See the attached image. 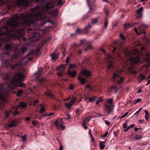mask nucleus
<instances>
[{"label": "nucleus", "mask_w": 150, "mask_h": 150, "mask_svg": "<svg viewBox=\"0 0 150 150\" xmlns=\"http://www.w3.org/2000/svg\"><path fill=\"white\" fill-rule=\"evenodd\" d=\"M33 1L40 2L41 5L31 8L29 13L13 15L7 21V25L14 27L28 25L36 21L46 19L47 18L46 13H49L52 17H56L58 10L57 8L53 9V8L55 6L60 7L64 4L62 0H15L13 2L12 5L8 4V6L10 8L12 5L28 6Z\"/></svg>", "instance_id": "f257e3e1"}, {"label": "nucleus", "mask_w": 150, "mask_h": 150, "mask_svg": "<svg viewBox=\"0 0 150 150\" xmlns=\"http://www.w3.org/2000/svg\"><path fill=\"white\" fill-rule=\"evenodd\" d=\"M14 30L13 29H12L9 31L6 28L4 27L0 28V42L1 41V43L3 42L5 45L4 52L0 54V59L1 60L2 64L6 68H9L12 69L19 68L23 66L28 63V60L31 59L30 58L27 59L21 58L17 63L12 64L10 63L8 60L2 61L3 58L8 57L10 55V54L6 50H15L11 59H16L20 56V52L18 49L17 48V47H15L14 45L11 44V41L12 39H19L21 38L23 35V30H18L16 33H13L12 32Z\"/></svg>", "instance_id": "f03ea898"}, {"label": "nucleus", "mask_w": 150, "mask_h": 150, "mask_svg": "<svg viewBox=\"0 0 150 150\" xmlns=\"http://www.w3.org/2000/svg\"><path fill=\"white\" fill-rule=\"evenodd\" d=\"M25 73L24 70L22 69L19 72L15 74L12 79L9 82V84L4 83L0 84V99L3 103H6L7 101L6 97L7 95L6 89L10 88L12 89L14 88V86L17 85L19 81H21L25 77L24 75Z\"/></svg>", "instance_id": "7ed1b4c3"}, {"label": "nucleus", "mask_w": 150, "mask_h": 150, "mask_svg": "<svg viewBox=\"0 0 150 150\" xmlns=\"http://www.w3.org/2000/svg\"><path fill=\"white\" fill-rule=\"evenodd\" d=\"M26 106V104L24 102H21L16 107L13 106L12 107V109H15L16 112H14L13 111L10 110L9 112H7L5 113V115L6 117L8 115L9 113H13L14 115H17L19 114V112L17 110L21 108H25Z\"/></svg>", "instance_id": "20e7f679"}, {"label": "nucleus", "mask_w": 150, "mask_h": 150, "mask_svg": "<svg viewBox=\"0 0 150 150\" xmlns=\"http://www.w3.org/2000/svg\"><path fill=\"white\" fill-rule=\"evenodd\" d=\"M112 103V99H110L107 101L105 105L104 111L106 112L108 114H110L112 110V108L113 105Z\"/></svg>", "instance_id": "39448f33"}, {"label": "nucleus", "mask_w": 150, "mask_h": 150, "mask_svg": "<svg viewBox=\"0 0 150 150\" xmlns=\"http://www.w3.org/2000/svg\"><path fill=\"white\" fill-rule=\"evenodd\" d=\"M106 60L107 61V67L109 69L114 67V64L112 62L113 58L110 55L108 54L106 55Z\"/></svg>", "instance_id": "423d86ee"}, {"label": "nucleus", "mask_w": 150, "mask_h": 150, "mask_svg": "<svg viewBox=\"0 0 150 150\" xmlns=\"http://www.w3.org/2000/svg\"><path fill=\"white\" fill-rule=\"evenodd\" d=\"M62 118H61L59 121L58 119H57L54 122L57 128L62 130H64L65 128V127L63 125L64 123L62 122Z\"/></svg>", "instance_id": "0eeeda50"}, {"label": "nucleus", "mask_w": 150, "mask_h": 150, "mask_svg": "<svg viewBox=\"0 0 150 150\" xmlns=\"http://www.w3.org/2000/svg\"><path fill=\"white\" fill-rule=\"evenodd\" d=\"M42 35V34H40L38 32L34 33L31 37V39L33 41H36L40 39Z\"/></svg>", "instance_id": "6e6552de"}, {"label": "nucleus", "mask_w": 150, "mask_h": 150, "mask_svg": "<svg viewBox=\"0 0 150 150\" xmlns=\"http://www.w3.org/2000/svg\"><path fill=\"white\" fill-rule=\"evenodd\" d=\"M146 57L145 59V60L146 62H147L148 65L146 64L143 66V67H145L146 69H148L150 65V54L149 53H146Z\"/></svg>", "instance_id": "1a4fd4ad"}, {"label": "nucleus", "mask_w": 150, "mask_h": 150, "mask_svg": "<svg viewBox=\"0 0 150 150\" xmlns=\"http://www.w3.org/2000/svg\"><path fill=\"white\" fill-rule=\"evenodd\" d=\"M81 74L86 77H89L91 75V72L87 70L84 69L82 71Z\"/></svg>", "instance_id": "9d476101"}, {"label": "nucleus", "mask_w": 150, "mask_h": 150, "mask_svg": "<svg viewBox=\"0 0 150 150\" xmlns=\"http://www.w3.org/2000/svg\"><path fill=\"white\" fill-rule=\"evenodd\" d=\"M140 59V58L138 56L136 57L130 58V61L132 64H136L138 63Z\"/></svg>", "instance_id": "9b49d317"}, {"label": "nucleus", "mask_w": 150, "mask_h": 150, "mask_svg": "<svg viewBox=\"0 0 150 150\" xmlns=\"http://www.w3.org/2000/svg\"><path fill=\"white\" fill-rule=\"evenodd\" d=\"M85 100L86 101L88 100L87 102H92L94 101L96 99V98L95 96L89 98L88 96L85 95Z\"/></svg>", "instance_id": "f8f14e48"}, {"label": "nucleus", "mask_w": 150, "mask_h": 150, "mask_svg": "<svg viewBox=\"0 0 150 150\" xmlns=\"http://www.w3.org/2000/svg\"><path fill=\"white\" fill-rule=\"evenodd\" d=\"M144 79H146V76L142 74H140L138 76L137 80L139 83H140Z\"/></svg>", "instance_id": "ddd939ff"}, {"label": "nucleus", "mask_w": 150, "mask_h": 150, "mask_svg": "<svg viewBox=\"0 0 150 150\" xmlns=\"http://www.w3.org/2000/svg\"><path fill=\"white\" fill-rule=\"evenodd\" d=\"M122 71L120 70V71L117 70L116 71V73H113V76L112 77V79H114L115 77L119 76L122 72Z\"/></svg>", "instance_id": "4468645a"}, {"label": "nucleus", "mask_w": 150, "mask_h": 150, "mask_svg": "<svg viewBox=\"0 0 150 150\" xmlns=\"http://www.w3.org/2000/svg\"><path fill=\"white\" fill-rule=\"evenodd\" d=\"M66 68V66L64 65H62L59 67H58L56 69L57 70L59 71H60L62 72Z\"/></svg>", "instance_id": "2eb2a0df"}, {"label": "nucleus", "mask_w": 150, "mask_h": 150, "mask_svg": "<svg viewBox=\"0 0 150 150\" xmlns=\"http://www.w3.org/2000/svg\"><path fill=\"white\" fill-rule=\"evenodd\" d=\"M76 73V72L75 71H71L70 70H68L69 74L72 77L75 76Z\"/></svg>", "instance_id": "dca6fc26"}, {"label": "nucleus", "mask_w": 150, "mask_h": 150, "mask_svg": "<svg viewBox=\"0 0 150 150\" xmlns=\"http://www.w3.org/2000/svg\"><path fill=\"white\" fill-rule=\"evenodd\" d=\"M45 95L49 97H53V95L51 93V91L50 90L47 89V91L45 92Z\"/></svg>", "instance_id": "f3484780"}, {"label": "nucleus", "mask_w": 150, "mask_h": 150, "mask_svg": "<svg viewBox=\"0 0 150 150\" xmlns=\"http://www.w3.org/2000/svg\"><path fill=\"white\" fill-rule=\"evenodd\" d=\"M50 57L52 59L54 60H56L58 57V56L57 54H50Z\"/></svg>", "instance_id": "a211bd4d"}, {"label": "nucleus", "mask_w": 150, "mask_h": 150, "mask_svg": "<svg viewBox=\"0 0 150 150\" xmlns=\"http://www.w3.org/2000/svg\"><path fill=\"white\" fill-rule=\"evenodd\" d=\"M106 142V141L100 142V147L101 149H103L105 146V144Z\"/></svg>", "instance_id": "6ab92c4d"}, {"label": "nucleus", "mask_w": 150, "mask_h": 150, "mask_svg": "<svg viewBox=\"0 0 150 150\" xmlns=\"http://www.w3.org/2000/svg\"><path fill=\"white\" fill-rule=\"evenodd\" d=\"M86 1L87 4L90 8V10L88 12L90 13L92 10V3L91 1L89 0H87Z\"/></svg>", "instance_id": "aec40b11"}, {"label": "nucleus", "mask_w": 150, "mask_h": 150, "mask_svg": "<svg viewBox=\"0 0 150 150\" xmlns=\"http://www.w3.org/2000/svg\"><path fill=\"white\" fill-rule=\"evenodd\" d=\"M134 30L135 31L136 33L138 35H139V34H142V33H144V34L145 33V31H141V28H138V30H139V33L138 32V30L137 29V28H134Z\"/></svg>", "instance_id": "412c9836"}, {"label": "nucleus", "mask_w": 150, "mask_h": 150, "mask_svg": "<svg viewBox=\"0 0 150 150\" xmlns=\"http://www.w3.org/2000/svg\"><path fill=\"white\" fill-rule=\"evenodd\" d=\"M78 79L79 80L82 84H84L86 82V80L85 79L82 77L81 76H79L78 78Z\"/></svg>", "instance_id": "4be33fe9"}, {"label": "nucleus", "mask_w": 150, "mask_h": 150, "mask_svg": "<svg viewBox=\"0 0 150 150\" xmlns=\"http://www.w3.org/2000/svg\"><path fill=\"white\" fill-rule=\"evenodd\" d=\"M145 113V118L146 120H148L149 118V114L148 111L146 110H145L144 111Z\"/></svg>", "instance_id": "5701e85b"}, {"label": "nucleus", "mask_w": 150, "mask_h": 150, "mask_svg": "<svg viewBox=\"0 0 150 150\" xmlns=\"http://www.w3.org/2000/svg\"><path fill=\"white\" fill-rule=\"evenodd\" d=\"M77 99V97L73 96L72 98V99L69 103L72 105L73 104L75 103Z\"/></svg>", "instance_id": "b1692460"}, {"label": "nucleus", "mask_w": 150, "mask_h": 150, "mask_svg": "<svg viewBox=\"0 0 150 150\" xmlns=\"http://www.w3.org/2000/svg\"><path fill=\"white\" fill-rule=\"evenodd\" d=\"M129 72L132 74H135L137 73V72L136 71H133L132 68L130 67L128 69Z\"/></svg>", "instance_id": "393cba45"}, {"label": "nucleus", "mask_w": 150, "mask_h": 150, "mask_svg": "<svg viewBox=\"0 0 150 150\" xmlns=\"http://www.w3.org/2000/svg\"><path fill=\"white\" fill-rule=\"evenodd\" d=\"M8 0H0V6L4 5Z\"/></svg>", "instance_id": "a878e982"}, {"label": "nucleus", "mask_w": 150, "mask_h": 150, "mask_svg": "<svg viewBox=\"0 0 150 150\" xmlns=\"http://www.w3.org/2000/svg\"><path fill=\"white\" fill-rule=\"evenodd\" d=\"M142 137V136L140 134L136 135L135 136L134 140H137L141 139Z\"/></svg>", "instance_id": "bb28decb"}, {"label": "nucleus", "mask_w": 150, "mask_h": 150, "mask_svg": "<svg viewBox=\"0 0 150 150\" xmlns=\"http://www.w3.org/2000/svg\"><path fill=\"white\" fill-rule=\"evenodd\" d=\"M98 18H96L94 19H92L91 20L92 23L93 24H96L98 23Z\"/></svg>", "instance_id": "cd10ccee"}, {"label": "nucleus", "mask_w": 150, "mask_h": 150, "mask_svg": "<svg viewBox=\"0 0 150 150\" xmlns=\"http://www.w3.org/2000/svg\"><path fill=\"white\" fill-rule=\"evenodd\" d=\"M91 26L90 25H88L84 29V33H87L88 32V29L91 28Z\"/></svg>", "instance_id": "c85d7f7f"}, {"label": "nucleus", "mask_w": 150, "mask_h": 150, "mask_svg": "<svg viewBox=\"0 0 150 150\" xmlns=\"http://www.w3.org/2000/svg\"><path fill=\"white\" fill-rule=\"evenodd\" d=\"M76 68V65L71 64L70 65L68 69V70H70V69H74Z\"/></svg>", "instance_id": "c756f323"}, {"label": "nucleus", "mask_w": 150, "mask_h": 150, "mask_svg": "<svg viewBox=\"0 0 150 150\" xmlns=\"http://www.w3.org/2000/svg\"><path fill=\"white\" fill-rule=\"evenodd\" d=\"M124 78L122 77H120V80L118 81V83L119 84L121 85L122 84L123 82V79Z\"/></svg>", "instance_id": "7c9ffc66"}, {"label": "nucleus", "mask_w": 150, "mask_h": 150, "mask_svg": "<svg viewBox=\"0 0 150 150\" xmlns=\"http://www.w3.org/2000/svg\"><path fill=\"white\" fill-rule=\"evenodd\" d=\"M120 39L123 41H124L125 40V37L122 34H120Z\"/></svg>", "instance_id": "2f4dec72"}, {"label": "nucleus", "mask_w": 150, "mask_h": 150, "mask_svg": "<svg viewBox=\"0 0 150 150\" xmlns=\"http://www.w3.org/2000/svg\"><path fill=\"white\" fill-rule=\"evenodd\" d=\"M26 50V49L25 47H21V53L22 54L24 53Z\"/></svg>", "instance_id": "473e14b6"}, {"label": "nucleus", "mask_w": 150, "mask_h": 150, "mask_svg": "<svg viewBox=\"0 0 150 150\" xmlns=\"http://www.w3.org/2000/svg\"><path fill=\"white\" fill-rule=\"evenodd\" d=\"M45 111V109L44 107H42L40 109V112L42 113Z\"/></svg>", "instance_id": "72a5a7b5"}, {"label": "nucleus", "mask_w": 150, "mask_h": 150, "mask_svg": "<svg viewBox=\"0 0 150 150\" xmlns=\"http://www.w3.org/2000/svg\"><path fill=\"white\" fill-rule=\"evenodd\" d=\"M15 125V123L14 122H12L8 125V126L9 127H14Z\"/></svg>", "instance_id": "f704fd0d"}, {"label": "nucleus", "mask_w": 150, "mask_h": 150, "mask_svg": "<svg viewBox=\"0 0 150 150\" xmlns=\"http://www.w3.org/2000/svg\"><path fill=\"white\" fill-rule=\"evenodd\" d=\"M42 72L41 70H39L38 71V72H36L35 74L36 75V76H39L41 75V73Z\"/></svg>", "instance_id": "c9c22d12"}, {"label": "nucleus", "mask_w": 150, "mask_h": 150, "mask_svg": "<svg viewBox=\"0 0 150 150\" xmlns=\"http://www.w3.org/2000/svg\"><path fill=\"white\" fill-rule=\"evenodd\" d=\"M142 99L141 98H139L137 99H135V102H134V104H136L137 103H139L141 101Z\"/></svg>", "instance_id": "e433bc0d"}, {"label": "nucleus", "mask_w": 150, "mask_h": 150, "mask_svg": "<svg viewBox=\"0 0 150 150\" xmlns=\"http://www.w3.org/2000/svg\"><path fill=\"white\" fill-rule=\"evenodd\" d=\"M36 28H37V27L35 26L34 27V28L33 29L31 28H29L27 30V32L28 33H29L30 31H32V30L33 31L34 30H36Z\"/></svg>", "instance_id": "4c0bfd02"}, {"label": "nucleus", "mask_w": 150, "mask_h": 150, "mask_svg": "<svg viewBox=\"0 0 150 150\" xmlns=\"http://www.w3.org/2000/svg\"><path fill=\"white\" fill-rule=\"evenodd\" d=\"M105 22L104 23V25L105 27V28H107V25H108V21L106 18L105 19Z\"/></svg>", "instance_id": "58836bf2"}, {"label": "nucleus", "mask_w": 150, "mask_h": 150, "mask_svg": "<svg viewBox=\"0 0 150 150\" xmlns=\"http://www.w3.org/2000/svg\"><path fill=\"white\" fill-rule=\"evenodd\" d=\"M83 32V31L81 29H78L76 31V33L77 34L81 33Z\"/></svg>", "instance_id": "ea45409f"}, {"label": "nucleus", "mask_w": 150, "mask_h": 150, "mask_svg": "<svg viewBox=\"0 0 150 150\" xmlns=\"http://www.w3.org/2000/svg\"><path fill=\"white\" fill-rule=\"evenodd\" d=\"M22 140L23 142H25L26 141L27 139V137L26 135L23 136L22 137Z\"/></svg>", "instance_id": "a19ab883"}, {"label": "nucleus", "mask_w": 150, "mask_h": 150, "mask_svg": "<svg viewBox=\"0 0 150 150\" xmlns=\"http://www.w3.org/2000/svg\"><path fill=\"white\" fill-rule=\"evenodd\" d=\"M143 10V8L141 7L139 9H138L137 11V13H141V12Z\"/></svg>", "instance_id": "79ce46f5"}, {"label": "nucleus", "mask_w": 150, "mask_h": 150, "mask_svg": "<svg viewBox=\"0 0 150 150\" xmlns=\"http://www.w3.org/2000/svg\"><path fill=\"white\" fill-rule=\"evenodd\" d=\"M22 93V91L21 90L18 91L17 95L18 96H20Z\"/></svg>", "instance_id": "37998d69"}, {"label": "nucleus", "mask_w": 150, "mask_h": 150, "mask_svg": "<svg viewBox=\"0 0 150 150\" xmlns=\"http://www.w3.org/2000/svg\"><path fill=\"white\" fill-rule=\"evenodd\" d=\"M128 114V112H126L123 115H122L120 118V120L125 117Z\"/></svg>", "instance_id": "c03bdc74"}, {"label": "nucleus", "mask_w": 150, "mask_h": 150, "mask_svg": "<svg viewBox=\"0 0 150 150\" xmlns=\"http://www.w3.org/2000/svg\"><path fill=\"white\" fill-rule=\"evenodd\" d=\"M86 122H83V123L82 124V126H83V127L86 129L87 128H88V127L87 126H86Z\"/></svg>", "instance_id": "a18cd8bd"}, {"label": "nucleus", "mask_w": 150, "mask_h": 150, "mask_svg": "<svg viewBox=\"0 0 150 150\" xmlns=\"http://www.w3.org/2000/svg\"><path fill=\"white\" fill-rule=\"evenodd\" d=\"M102 101V99L101 98H99L98 100L96 101V104H99L100 102H101Z\"/></svg>", "instance_id": "49530a36"}, {"label": "nucleus", "mask_w": 150, "mask_h": 150, "mask_svg": "<svg viewBox=\"0 0 150 150\" xmlns=\"http://www.w3.org/2000/svg\"><path fill=\"white\" fill-rule=\"evenodd\" d=\"M86 88H88L89 90H93V89L92 87L89 85H87L86 86Z\"/></svg>", "instance_id": "de8ad7c7"}, {"label": "nucleus", "mask_w": 150, "mask_h": 150, "mask_svg": "<svg viewBox=\"0 0 150 150\" xmlns=\"http://www.w3.org/2000/svg\"><path fill=\"white\" fill-rule=\"evenodd\" d=\"M137 13V18H140L142 16V13Z\"/></svg>", "instance_id": "09e8293b"}, {"label": "nucleus", "mask_w": 150, "mask_h": 150, "mask_svg": "<svg viewBox=\"0 0 150 150\" xmlns=\"http://www.w3.org/2000/svg\"><path fill=\"white\" fill-rule=\"evenodd\" d=\"M65 105L68 108H70L71 106H72L71 105L70 103H66L65 104Z\"/></svg>", "instance_id": "8fccbe9b"}, {"label": "nucleus", "mask_w": 150, "mask_h": 150, "mask_svg": "<svg viewBox=\"0 0 150 150\" xmlns=\"http://www.w3.org/2000/svg\"><path fill=\"white\" fill-rule=\"evenodd\" d=\"M90 120L88 118H87L84 120L83 122H84L86 123L90 121Z\"/></svg>", "instance_id": "3c124183"}, {"label": "nucleus", "mask_w": 150, "mask_h": 150, "mask_svg": "<svg viewBox=\"0 0 150 150\" xmlns=\"http://www.w3.org/2000/svg\"><path fill=\"white\" fill-rule=\"evenodd\" d=\"M140 45V43L139 42H137L134 43V45L135 46H139Z\"/></svg>", "instance_id": "603ef678"}, {"label": "nucleus", "mask_w": 150, "mask_h": 150, "mask_svg": "<svg viewBox=\"0 0 150 150\" xmlns=\"http://www.w3.org/2000/svg\"><path fill=\"white\" fill-rule=\"evenodd\" d=\"M108 132H105V133L104 135H102L101 136L103 137H106L108 135Z\"/></svg>", "instance_id": "864d4df0"}, {"label": "nucleus", "mask_w": 150, "mask_h": 150, "mask_svg": "<svg viewBox=\"0 0 150 150\" xmlns=\"http://www.w3.org/2000/svg\"><path fill=\"white\" fill-rule=\"evenodd\" d=\"M25 83H20L19 84L18 86L20 87H24L25 86Z\"/></svg>", "instance_id": "5fc2aeb1"}, {"label": "nucleus", "mask_w": 150, "mask_h": 150, "mask_svg": "<svg viewBox=\"0 0 150 150\" xmlns=\"http://www.w3.org/2000/svg\"><path fill=\"white\" fill-rule=\"evenodd\" d=\"M147 26V25L146 24H142L141 25V27H142L144 28H145Z\"/></svg>", "instance_id": "6e6d98bb"}, {"label": "nucleus", "mask_w": 150, "mask_h": 150, "mask_svg": "<svg viewBox=\"0 0 150 150\" xmlns=\"http://www.w3.org/2000/svg\"><path fill=\"white\" fill-rule=\"evenodd\" d=\"M134 126V124H132V125H130L129 127H128L129 128V129H131L132 128V127H133Z\"/></svg>", "instance_id": "4d7b16f0"}, {"label": "nucleus", "mask_w": 150, "mask_h": 150, "mask_svg": "<svg viewBox=\"0 0 150 150\" xmlns=\"http://www.w3.org/2000/svg\"><path fill=\"white\" fill-rule=\"evenodd\" d=\"M85 41V40H80V44H83L84 43Z\"/></svg>", "instance_id": "13d9d810"}, {"label": "nucleus", "mask_w": 150, "mask_h": 150, "mask_svg": "<svg viewBox=\"0 0 150 150\" xmlns=\"http://www.w3.org/2000/svg\"><path fill=\"white\" fill-rule=\"evenodd\" d=\"M70 62L69 59V57H67L66 60V63L67 64H69Z\"/></svg>", "instance_id": "bf43d9fd"}, {"label": "nucleus", "mask_w": 150, "mask_h": 150, "mask_svg": "<svg viewBox=\"0 0 150 150\" xmlns=\"http://www.w3.org/2000/svg\"><path fill=\"white\" fill-rule=\"evenodd\" d=\"M92 47V46L91 45H88L87 48L86 49V50H87L88 49H90Z\"/></svg>", "instance_id": "052dcab7"}, {"label": "nucleus", "mask_w": 150, "mask_h": 150, "mask_svg": "<svg viewBox=\"0 0 150 150\" xmlns=\"http://www.w3.org/2000/svg\"><path fill=\"white\" fill-rule=\"evenodd\" d=\"M80 111L79 109H77L76 110V113L77 115H79L80 114Z\"/></svg>", "instance_id": "680f3d73"}, {"label": "nucleus", "mask_w": 150, "mask_h": 150, "mask_svg": "<svg viewBox=\"0 0 150 150\" xmlns=\"http://www.w3.org/2000/svg\"><path fill=\"white\" fill-rule=\"evenodd\" d=\"M105 123L106 124L109 125L110 124V122L109 121L107 120H105Z\"/></svg>", "instance_id": "e2e57ef3"}, {"label": "nucleus", "mask_w": 150, "mask_h": 150, "mask_svg": "<svg viewBox=\"0 0 150 150\" xmlns=\"http://www.w3.org/2000/svg\"><path fill=\"white\" fill-rule=\"evenodd\" d=\"M69 88L71 90H72L74 88V86L73 85H70L69 86Z\"/></svg>", "instance_id": "0e129e2a"}, {"label": "nucleus", "mask_w": 150, "mask_h": 150, "mask_svg": "<svg viewBox=\"0 0 150 150\" xmlns=\"http://www.w3.org/2000/svg\"><path fill=\"white\" fill-rule=\"evenodd\" d=\"M38 122L37 121H33L32 122V124L34 125H35Z\"/></svg>", "instance_id": "69168bd1"}, {"label": "nucleus", "mask_w": 150, "mask_h": 150, "mask_svg": "<svg viewBox=\"0 0 150 150\" xmlns=\"http://www.w3.org/2000/svg\"><path fill=\"white\" fill-rule=\"evenodd\" d=\"M91 137V141H92V142H95V139H94L93 136L92 137Z\"/></svg>", "instance_id": "338daca9"}, {"label": "nucleus", "mask_w": 150, "mask_h": 150, "mask_svg": "<svg viewBox=\"0 0 150 150\" xmlns=\"http://www.w3.org/2000/svg\"><path fill=\"white\" fill-rule=\"evenodd\" d=\"M123 127L126 128L127 127V125L126 123H124L123 125Z\"/></svg>", "instance_id": "774afa93"}]
</instances>
